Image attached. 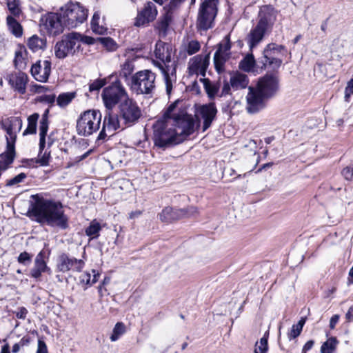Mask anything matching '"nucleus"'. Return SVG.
<instances>
[{
  "label": "nucleus",
  "mask_w": 353,
  "mask_h": 353,
  "mask_svg": "<svg viewBox=\"0 0 353 353\" xmlns=\"http://www.w3.org/2000/svg\"><path fill=\"white\" fill-rule=\"evenodd\" d=\"M177 105V101H175L174 103H172L167 108L165 112L163 114V119H165L164 121H168V119H173V115H172L173 111L176 109Z\"/></svg>",
  "instance_id": "nucleus-54"
},
{
  "label": "nucleus",
  "mask_w": 353,
  "mask_h": 353,
  "mask_svg": "<svg viewBox=\"0 0 353 353\" xmlns=\"http://www.w3.org/2000/svg\"><path fill=\"white\" fill-rule=\"evenodd\" d=\"M278 70L267 72L259 78L255 86L248 87L246 96V111L251 114H257L264 110L268 102L274 98L279 90Z\"/></svg>",
  "instance_id": "nucleus-2"
},
{
  "label": "nucleus",
  "mask_w": 353,
  "mask_h": 353,
  "mask_svg": "<svg viewBox=\"0 0 353 353\" xmlns=\"http://www.w3.org/2000/svg\"><path fill=\"white\" fill-rule=\"evenodd\" d=\"M156 74L150 70H141L131 77L130 87L137 94H150L155 89Z\"/></svg>",
  "instance_id": "nucleus-6"
},
{
  "label": "nucleus",
  "mask_w": 353,
  "mask_h": 353,
  "mask_svg": "<svg viewBox=\"0 0 353 353\" xmlns=\"http://www.w3.org/2000/svg\"><path fill=\"white\" fill-rule=\"evenodd\" d=\"M28 312V310L26 307H20L16 312V316L20 319H25Z\"/></svg>",
  "instance_id": "nucleus-64"
},
{
  "label": "nucleus",
  "mask_w": 353,
  "mask_h": 353,
  "mask_svg": "<svg viewBox=\"0 0 353 353\" xmlns=\"http://www.w3.org/2000/svg\"><path fill=\"white\" fill-rule=\"evenodd\" d=\"M107 130L106 128H103V125L102 126V129L100 131L97 139H96V144L98 145H101L105 140V137H107L105 131Z\"/></svg>",
  "instance_id": "nucleus-62"
},
{
  "label": "nucleus",
  "mask_w": 353,
  "mask_h": 353,
  "mask_svg": "<svg viewBox=\"0 0 353 353\" xmlns=\"http://www.w3.org/2000/svg\"><path fill=\"white\" fill-rule=\"evenodd\" d=\"M157 15V10L155 5L148 1L143 9L138 13L134 26L140 27L154 21Z\"/></svg>",
  "instance_id": "nucleus-21"
},
{
  "label": "nucleus",
  "mask_w": 353,
  "mask_h": 353,
  "mask_svg": "<svg viewBox=\"0 0 353 353\" xmlns=\"http://www.w3.org/2000/svg\"><path fill=\"white\" fill-rule=\"evenodd\" d=\"M7 23L10 30L16 37H21L22 36V26L14 17L8 16L7 17Z\"/></svg>",
  "instance_id": "nucleus-36"
},
{
  "label": "nucleus",
  "mask_w": 353,
  "mask_h": 353,
  "mask_svg": "<svg viewBox=\"0 0 353 353\" xmlns=\"http://www.w3.org/2000/svg\"><path fill=\"white\" fill-rule=\"evenodd\" d=\"M193 63L189 66V72L190 74H200L205 77L209 65V57L206 56L203 58L201 56H196L193 58Z\"/></svg>",
  "instance_id": "nucleus-24"
},
{
  "label": "nucleus",
  "mask_w": 353,
  "mask_h": 353,
  "mask_svg": "<svg viewBox=\"0 0 353 353\" xmlns=\"http://www.w3.org/2000/svg\"><path fill=\"white\" fill-rule=\"evenodd\" d=\"M50 157V152H47V151H46L40 156L39 154L38 155V159L36 160V162L41 166H47L49 164Z\"/></svg>",
  "instance_id": "nucleus-52"
},
{
  "label": "nucleus",
  "mask_w": 353,
  "mask_h": 353,
  "mask_svg": "<svg viewBox=\"0 0 353 353\" xmlns=\"http://www.w3.org/2000/svg\"><path fill=\"white\" fill-rule=\"evenodd\" d=\"M30 72L36 81L47 82L51 73V61L45 60L41 65V60L37 61L32 65Z\"/></svg>",
  "instance_id": "nucleus-18"
},
{
  "label": "nucleus",
  "mask_w": 353,
  "mask_h": 353,
  "mask_svg": "<svg viewBox=\"0 0 353 353\" xmlns=\"http://www.w3.org/2000/svg\"><path fill=\"white\" fill-rule=\"evenodd\" d=\"M92 31L98 34H104L106 33L108 28L103 26H100L98 23L91 26Z\"/></svg>",
  "instance_id": "nucleus-59"
},
{
  "label": "nucleus",
  "mask_w": 353,
  "mask_h": 353,
  "mask_svg": "<svg viewBox=\"0 0 353 353\" xmlns=\"http://www.w3.org/2000/svg\"><path fill=\"white\" fill-rule=\"evenodd\" d=\"M23 50L20 49L15 52L14 63L17 68L23 69L26 65L25 58L23 56Z\"/></svg>",
  "instance_id": "nucleus-45"
},
{
  "label": "nucleus",
  "mask_w": 353,
  "mask_h": 353,
  "mask_svg": "<svg viewBox=\"0 0 353 353\" xmlns=\"http://www.w3.org/2000/svg\"><path fill=\"white\" fill-rule=\"evenodd\" d=\"M125 332V326L123 323L118 322L113 328L112 333L110 336L111 341H117L119 337Z\"/></svg>",
  "instance_id": "nucleus-42"
},
{
  "label": "nucleus",
  "mask_w": 353,
  "mask_h": 353,
  "mask_svg": "<svg viewBox=\"0 0 353 353\" xmlns=\"http://www.w3.org/2000/svg\"><path fill=\"white\" fill-rule=\"evenodd\" d=\"M353 94V79L347 81V86L345 89V100L348 101L349 98Z\"/></svg>",
  "instance_id": "nucleus-56"
},
{
  "label": "nucleus",
  "mask_w": 353,
  "mask_h": 353,
  "mask_svg": "<svg viewBox=\"0 0 353 353\" xmlns=\"http://www.w3.org/2000/svg\"><path fill=\"white\" fill-rule=\"evenodd\" d=\"M170 49V46L168 43L159 41L155 46L154 54L157 59L163 61L165 57L164 51L168 52Z\"/></svg>",
  "instance_id": "nucleus-38"
},
{
  "label": "nucleus",
  "mask_w": 353,
  "mask_h": 353,
  "mask_svg": "<svg viewBox=\"0 0 353 353\" xmlns=\"http://www.w3.org/2000/svg\"><path fill=\"white\" fill-rule=\"evenodd\" d=\"M106 84L105 79H97L89 85V91L92 92L94 91H99Z\"/></svg>",
  "instance_id": "nucleus-48"
},
{
  "label": "nucleus",
  "mask_w": 353,
  "mask_h": 353,
  "mask_svg": "<svg viewBox=\"0 0 353 353\" xmlns=\"http://www.w3.org/2000/svg\"><path fill=\"white\" fill-rule=\"evenodd\" d=\"M102 114L98 110H88L81 113L77 121L79 135L88 137L99 129Z\"/></svg>",
  "instance_id": "nucleus-5"
},
{
  "label": "nucleus",
  "mask_w": 353,
  "mask_h": 353,
  "mask_svg": "<svg viewBox=\"0 0 353 353\" xmlns=\"http://www.w3.org/2000/svg\"><path fill=\"white\" fill-rule=\"evenodd\" d=\"M15 143L12 141L6 140L5 152L0 154V171L6 170L16 157Z\"/></svg>",
  "instance_id": "nucleus-23"
},
{
  "label": "nucleus",
  "mask_w": 353,
  "mask_h": 353,
  "mask_svg": "<svg viewBox=\"0 0 353 353\" xmlns=\"http://www.w3.org/2000/svg\"><path fill=\"white\" fill-rule=\"evenodd\" d=\"M341 174L346 180H353V167L347 166L346 168H343L341 172Z\"/></svg>",
  "instance_id": "nucleus-57"
},
{
  "label": "nucleus",
  "mask_w": 353,
  "mask_h": 353,
  "mask_svg": "<svg viewBox=\"0 0 353 353\" xmlns=\"http://www.w3.org/2000/svg\"><path fill=\"white\" fill-rule=\"evenodd\" d=\"M230 53H222V47L217 48L214 54V68L218 74H221L225 70V62L230 59Z\"/></svg>",
  "instance_id": "nucleus-26"
},
{
  "label": "nucleus",
  "mask_w": 353,
  "mask_h": 353,
  "mask_svg": "<svg viewBox=\"0 0 353 353\" xmlns=\"http://www.w3.org/2000/svg\"><path fill=\"white\" fill-rule=\"evenodd\" d=\"M217 114V108L214 102L199 105L196 108L195 115L200 117L203 120V131L207 130L215 119Z\"/></svg>",
  "instance_id": "nucleus-16"
},
{
  "label": "nucleus",
  "mask_w": 353,
  "mask_h": 353,
  "mask_svg": "<svg viewBox=\"0 0 353 353\" xmlns=\"http://www.w3.org/2000/svg\"><path fill=\"white\" fill-rule=\"evenodd\" d=\"M7 5L12 14H17L19 13V0H7Z\"/></svg>",
  "instance_id": "nucleus-55"
},
{
  "label": "nucleus",
  "mask_w": 353,
  "mask_h": 353,
  "mask_svg": "<svg viewBox=\"0 0 353 353\" xmlns=\"http://www.w3.org/2000/svg\"><path fill=\"white\" fill-rule=\"evenodd\" d=\"M26 177L27 174L26 173L21 172L12 179L7 180L6 185L8 187L13 186L16 184L23 182Z\"/></svg>",
  "instance_id": "nucleus-49"
},
{
  "label": "nucleus",
  "mask_w": 353,
  "mask_h": 353,
  "mask_svg": "<svg viewBox=\"0 0 353 353\" xmlns=\"http://www.w3.org/2000/svg\"><path fill=\"white\" fill-rule=\"evenodd\" d=\"M101 97L106 109H112L117 104L129 98L125 88L118 79L103 90Z\"/></svg>",
  "instance_id": "nucleus-9"
},
{
  "label": "nucleus",
  "mask_w": 353,
  "mask_h": 353,
  "mask_svg": "<svg viewBox=\"0 0 353 353\" xmlns=\"http://www.w3.org/2000/svg\"><path fill=\"white\" fill-rule=\"evenodd\" d=\"M32 255L27 252L20 253L17 258V261L20 264L25 266L29 265L32 262Z\"/></svg>",
  "instance_id": "nucleus-47"
},
{
  "label": "nucleus",
  "mask_w": 353,
  "mask_h": 353,
  "mask_svg": "<svg viewBox=\"0 0 353 353\" xmlns=\"http://www.w3.org/2000/svg\"><path fill=\"white\" fill-rule=\"evenodd\" d=\"M181 1L182 0H170L168 4L164 8L167 10V13L172 12L181 2Z\"/></svg>",
  "instance_id": "nucleus-61"
},
{
  "label": "nucleus",
  "mask_w": 353,
  "mask_h": 353,
  "mask_svg": "<svg viewBox=\"0 0 353 353\" xmlns=\"http://www.w3.org/2000/svg\"><path fill=\"white\" fill-rule=\"evenodd\" d=\"M54 54L55 57L60 59L65 58L69 54H72L64 36H63L61 41L56 43L54 46Z\"/></svg>",
  "instance_id": "nucleus-28"
},
{
  "label": "nucleus",
  "mask_w": 353,
  "mask_h": 353,
  "mask_svg": "<svg viewBox=\"0 0 353 353\" xmlns=\"http://www.w3.org/2000/svg\"><path fill=\"white\" fill-rule=\"evenodd\" d=\"M157 65L160 69L165 83L166 92L170 94L172 90V81L176 80V63L173 61L170 63H158Z\"/></svg>",
  "instance_id": "nucleus-19"
},
{
  "label": "nucleus",
  "mask_w": 353,
  "mask_h": 353,
  "mask_svg": "<svg viewBox=\"0 0 353 353\" xmlns=\"http://www.w3.org/2000/svg\"><path fill=\"white\" fill-rule=\"evenodd\" d=\"M196 209L192 206L181 209L167 206L162 210L158 216L162 222L172 223V221L187 217L196 212Z\"/></svg>",
  "instance_id": "nucleus-13"
},
{
  "label": "nucleus",
  "mask_w": 353,
  "mask_h": 353,
  "mask_svg": "<svg viewBox=\"0 0 353 353\" xmlns=\"http://www.w3.org/2000/svg\"><path fill=\"white\" fill-rule=\"evenodd\" d=\"M279 54L283 55L287 54L285 46L277 45L274 43L268 44L263 51L262 56L258 59L259 68L261 70H265L269 65L272 70H278L283 63L281 59L276 57Z\"/></svg>",
  "instance_id": "nucleus-7"
},
{
  "label": "nucleus",
  "mask_w": 353,
  "mask_h": 353,
  "mask_svg": "<svg viewBox=\"0 0 353 353\" xmlns=\"http://www.w3.org/2000/svg\"><path fill=\"white\" fill-rule=\"evenodd\" d=\"M48 130H39V156L43 153V151L46 147V139L47 135Z\"/></svg>",
  "instance_id": "nucleus-50"
},
{
  "label": "nucleus",
  "mask_w": 353,
  "mask_h": 353,
  "mask_svg": "<svg viewBox=\"0 0 353 353\" xmlns=\"http://www.w3.org/2000/svg\"><path fill=\"white\" fill-rule=\"evenodd\" d=\"M119 118L127 126H132L141 118L142 113L137 102L132 99H125L119 105Z\"/></svg>",
  "instance_id": "nucleus-10"
},
{
  "label": "nucleus",
  "mask_w": 353,
  "mask_h": 353,
  "mask_svg": "<svg viewBox=\"0 0 353 353\" xmlns=\"http://www.w3.org/2000/svg\"><path fill=\"white\" fill-rule=\"evenodd\" d=\"M44 26L47 33L52 37H56L63 32L65 27L61 14L55 12L48 13L44 18Z\"/></svg>",
  "instance_id": "nucleus-15"
},
{
  "label": "nucleus",
  "mask_w": 353,
  "mask_h": 353,
  "mask_svg": "<svg viewBox=\"0 0 353 353\" xmlns=\"http://www.w3.org/2000/svg\"><path fill=\"white\" fill-rule=\"evenodd\" d=\"M55 94H45L43 96H41L38 101L39 102H45L49 104H53L55 101Z\"/></svg>",
  "instance_id": "nucleus-58"
},
{
  "label": "nucleus",
  "mask_w": 353,
  "mask_h": 353,
  "mask_svg": "<svg viewBox=\"0 0 353 353\" xmlns=\"http://www.w3.org/2000/svg\"><path fill=\"white\" fill-rule=\"evenodd\" d=\"M101 230V224L96 220H93L90 222L89 226L85 228V233L88 236H90L91 239H97L99 236Z\"/></svg>",
  "instance_id": "nucleus-37"
},
{
  "label": "nucleus",
  "mask_w": 353,
  "mask_h": 353,
  "mask_svg": "<svg viewBox=\"0 0 353 353\" xmlns=\"http://www.w3.org/2000/svg\"><path fill=\"white\" fill-rule=\"evenodd\" d=\"M65 28H74L83 23L88 17V10L79 3H70L61 8L59 12Z\"/></svg>",
  "instance_id": "nucleus-8"
},
{
  "label": "nucleus",
  "mask_w": 353,
  "mask_h": 353,
  "mask_svg": "<svg viewBox=\"0 0 353 353\" xmlns=\"http://www.w3.org/2000/svg\"><path fill=\"white\" fill-rule=\"evenodd\" d=\"M84 262L81 259L70 257L67 253H61L57 259L56 269L63 273L70 270L81 272L84 266Z\"/></svg>",
  "instance_id": "nucleus-14"
},
{
  "label": "nucleus",
  "mask_w": 353,
  "mask_h": 353,
  "mask_svg": "<svg viewBox=\"0 0 353 353\" xmlns=\"http://www.w3.org/2000/svg\"><path fill=\"white\" fill-rule=\"evenodd\" d=\"M200 81L203 83L208 97L210 99H214L220 89V83L219 81L212 83L209 79L206 78L200 79Z\"/></svg>",
  "instance_id": "nucleus-29"
},
{
  "label": "nucleus",
  "mask_w": 353,
  "mask_h": 353,
  "mask_svg": "<svg viewBox=\"0 0 353 353\" xmlns=\"http://www.w3.org/2000/svg\"><path fill=\"white\" fill-rule=\"evenodd\" d=\"M81 37V34L74 32L69 33L66 35H64V37L68 43V46L70 47V50L72 52V54H74L76 52L75 48L78 49L80 47L79 41H80Z\"/></svg>",
  "instance_id": "nucleus-34"
},
{
  "label": "nucleus",
  "mask_w": 353,
  "mask_h": 353,
  "mask_svg": "<svg viewBox=\"0 0 353 353\" xmlns=\"http://www.w3.org/2000/svg\"><path fill=\"white\" fill-rule=\"evenodd\" d=\"M256 66L259 68L258 60L256 61L253 54H248L239 63V68L244 72H251Z\"/></svg>",
  "instance_id": "nucleus-30"
},
{
  "label": "nucleus",
  "mask_w": 353,
  "mask_h": 353,
  "mask_svg": "<svg viewBox=\"0 0 353 353\" xmlns=\"http://www.w3.org/2000/svg\"><path fill=\"white\" fill-rule=\"evenodd\" d=\"M268 333H265L264 336L260 339L259 345L258 342L256 343L254 353H265L268 349Z\"/></svg>",
  "instance_id": "nucleus-43"
},
{
  "label": "nucleus",
  "mask_w": 353,
  "mask_h": 353,
  "mask_svg": "<svg viewBox=\"0 0 353 353\" xmlns=\"http://www.w3.org/2000/svg\"><path fill=\"white\" fill-rule=\"evenodd\" d=\"M50 250L48 249H43L35 257L34 266L30 270L31 277L39 279L43 272L50 271V268L47 265V261L49 259Z\"/></svg>",
  "instance_id": "nucleus-17"
},
{
  "label": "nucleus",
  "mask_w": 353,
  "mask_h": 353,
  "mask_svg": "<svg viewBox=\"0 0 353 353\" xmlns=\"http://www.w3.org/2000/svg\"><path fill=\"white\" fill-rule=\"evenodd\" d=\"M6 79L15 91L18 92L21 94L26 93V85L28 81V77L26 73L19 72L8 74L6 76Z\"/></svg>",
  "instance_id": "nucleus-20"
},
{
  "label": "nucleus",
  "mask_w": 353,
  "mask_h": 353,
  "mask_svg": "<svg viewBox=\"0 0 353 353\" xmlns=\"http://www.w3.org/2000/svg\"><path fill=\"white\" fill-rule=\"evenodd\" d=\"M28 46L34 52L44 50L46 48V39L40 38L34 34L29 38Z\"/></svg>",
  "instance_id": "nucleus-31"
},
{
  "label": "nucleus",
  "mask_w": 353,
  "mask_h": 353,
  "mask_svg": "<svg viewBox=\"0 0 353 353\" xmlns=\"http://www.w3.org/2000/svg\"><path fill=\"white\" fill-rule=\"evenodd\" d=\"M200 48V43L198 41L192 40L188 43L186 52L189 55H192L199 51Z\"/></svg>",
  "instance_id": "nucleus-46"
},
{
  "label": "nucleus",
  "mask_w": 353,
  "mask_h": 353,
  "mask_svg": "<svg viewBox=\"0 0 353 353\" xmlns=\"http://www.w3.org/2000/svg\"><path fill=\"white\" fill-rule=\"evenodd\" d=\"M222 47V53H230L229 51L231 49V43L230 35H226L221 43L218 44V48Z\"/></svg>",
  "instance_id": "nucleus-53"
},
{
  "label": "nucleus",
  "mask_w": 353,
  "mask_h": 353,
  "mask_svg": "<svg viewBox=\"0 0 353 353\" xmlns=\"http://www.w3.org/2000/svg\"><path fill=\"white\" fill-rule=\"evenodd\" d=\"M154 145L165 149L183 142L176 129L168 128V121H157L153 125Z\"/></svg>",
  "instance_id": "nucleus-3"
},
{
  "label": "nucleus",
  "mask_w": 353,
  "mask_h": 353,
  "mask_svg": "<svg viewBox=\"0 0 353 353\" xmlns=\"http://www.w3.org/2000/svg\"><path fill=\"white\" fill-rule=\"evenodd\" d=\"M232 86L230 85V81L228 82L226 79L223 81V85L222 88L221 93L219 95L220 97L225 96L227 94H230Z\"/></svg>",
  "instance_id": "nucleus-60"
},
{
  "label": "nucleus",
  "mask_w": 353,
  "mask_h": 353,
  "mask_svg": "<svg viewBox=\"0 0 353 353\" xmlns=\"http://www.w3.org/2000/svg\"><path fill=\"white\" fill-rule=\"evenodd\" d=\"M218 0H204L200 4L196 28L197 31L206 32L214 26V20L218 13Z\"/></svg>",
  "instance_id": "nucleus-4"
},
{
  "label": "nucleus",
  "mask_w": 353,
  "mask_h": 353,
  "mask_svg": "<svg viewBox=\"0 0 353 353\" xmlns=\"http://www.w3.org/2000/svg\"><path fill=\"white\" fill-rule=\"evenodd\" d=\"M306 317H301L296 324H294L290 332L288 333V338L290 341L296 339L301 333L305 323Z\"/></svg>",
  "instance_id": "nucleus-35"
},
{
  "label": "nucleus",
  "mask_w": 353,
  "mask_h": 353,
  "mask_svg": "<svg viewBox=\"0 0 353 353\" xmlns=\"http://www.w3.org/2000/svg\"><path fill=\"white\" fill-rule=\"evenodd\" d=\"M178 130H181L179 135L183 137V141L185 138L194 132L195 121L191 114L181 113L174 114L173 124Z\"/></svg>",
  "instance_id": "nucleus-11"
},
{
  "label": "nucleus",
  "mask_w": 353,
  "mask_h": 353,
  "mask_svg": "<svg viewBox=\"0 0 353 353\" xmlns=\"http://www.w3.org/2000/svg\"><path fill=\"white\" fill-rule=\"evenodd\" d=\"M49 109H46L42 114L41 119L39 122V130H48L49 126Z\"/></svg>",
  "instance_id": "nucleus-51"
},
{
  "label": "nucleus",
  "mask_w": 353,
  "mask_h": 353,
  "mask_svg": "<svg viewBox=\"0 0 353 353\" xmlns=\"http://www.w3.org/2000/svg\"><path fill=\"white\" fill-rule=\"evenodd\" d=\"M270 24V17L264 14L261 17L256 26L251 30L248 34V45L252 50L263 39L264 35Z\"/></svg>",
  "instance_id": "nucleus-12"
},
{
  "label": "nucleus",
  "mask_w": 353,
  "mask_h": 353,
  "mask_svg": "<svg viewBox=\"0 0 353 353\" xmlns=\"http://www.w3.org/2000/svg\"><path fill=\"white\" fill-rule=\"evenodd\" d=\"M31 198L33 201L30 202L28 211L29 216H34V220L41 225L61 230L69 228V218L65 214L60 201L44 199L39 194L32 195Z\"/></svg>",
  "instance_id": "nucleus-1"
},
{
  "label": "nucleus",
  "mask_w": 353,
  "mask_h": 353,
  "mask_svg": "<svg viewBox=\"0 0 353 353\" xmlns=\"http://www.w3.org/2000/svg\"><path fill=\"white\" fill-rule=\"evenodd\" d=\"M75 96L74 92L61 93L57 99V105L60 107H65L72 101Z\"/></svg>",
  "instance_id": "nucleus-40"
},
{
  "label": "nucleus",
  "mask_w": 353,
  "mask_h": 353,
  "mask_svg": "<svg viewBox=\"0 0 353 353\" xmlns=\"http://www.w3.org/2000/svg\"><path fill=\"white\" fill-rule=\"evenodd\" d=\"M23 121L19 117H12L8 118L3 123L2 128L6 132V139L16 142L17 132H20L22 128Z\"/></svg>",
  "instance_id": "nucleus-22"
},
{
  "label": "nucleus",
  "mask_w": 353,
  "mask_h": 353,
  "mask_svg": "<svg viewBox=\"0 0 353 353\" xmlns=\"http://www.w3.org/2000/svg\"><path fill=\"white\" fill-rule=\"evenodd\" d=\"M37 353H48V349L46 343L42 339L38 340V347Z\"/></svg>",
  "instance_id": "nucleus-63"
},
{
  "label": "nucleus",
  "mask_w": 353,
  "mask_h": 353,
  "mask_svg": "<svg viewBox=\"0 0 353 353\" xmlns=\"http://www.w3.org/2000/svg\"><path fill=\"white\" fill-rule=\"evenodd\" d=\"M134 71V65L131 61H126L119 72V77L127 80Z\"/></svg>",
  "instance_id": "nucleus-41"
},
{
  "label": "nucleus",
  "mask_w": 353,
  "mask_h": 353,
  "mask_svg": "<svg viewBox=\"0 0 353 353\" xmlns=\"http://www.w3.org/2000/svg\"><path fill=\"white\" fill-rule=\"evenodd\" d=\"M171 19V16L166 13L157 22L156 28L159 30V34L161 37H165L167 35Z\"/></svg>",
  "instance_id": "nucleus-32"
},
{
  "label": "nucleus",
  "mask_w": 353,
  "mask_h": 353,
  "mask_svg": "<svg viewBox=\"0 0 353 353\" xmlns=\"http://www.w3.org/2000/svg\"><path fill=\"white\" fill-rule=\"evenodd\" d=\"M339 343L336 337H330L321 347V353H333Z\"/></svg>",
  "instance_id": "nucleus-39"
},
{
  "label": "nucleus",
  "mask_w": 353,
  "mask_h": 353,
  "mask_svg": "<svg viewBox=\"0 0 353 353\" xmlns=\"http://www.w3.org/2000/svg\"><path fill=\"white\" fill-rule=\"evenodd\" d=\"M230 81L232 88L234 90H242L246 88H248L249 87L248 77L246 74L239 72L232 74Z\"/></svg>",
  "instance_id": "nucleus-27"
},
{
  "label": "nucleus",
  "mask_w": 353,
  "mask_h": 353,
  "mask_svg": "<svg viewBox=\"0 0 353 353\" xmlns=\"http://www.w3.org/2000/svg\"><path fill=\"white\" fill-rule=\"evenodd\" d=\"M119 117V114H114L112 109H106L103 122V128H106L109 132L117 130L120 127Z\"/></svg>",
  "instance_id": "nucleus-25"
},
{
  "label": "nucleus",
  "mask_w": 353,
  "mask_h": 353,
  "mask_svg": "<svg viewBox=\"0 0 353 353\" xmlns=\"http://www.w3.org/2000/svg\"><path fill=\"white\" fill-rule=\"evenodd\" d=\"M99 41L108 51H114L117 49V43L111 37H99Z\"/></svg>",
  "instance_id": "nucleus-44"
},
{
  "label": "nucleus",
  "mask_w": 353,
  "mask_h": 353,
  "mask_svg": "<svg viewBox=\"0 0 353 353\" xmlns=\"http://www.w3.org/2000/svg\"><path fill=\"white\" fill-rule=\"evenodd\" d=\"M39 118V114L38 113H34L28 117V126L23 132V136L37 133V125Z\"/></svg>",
  "instance_id": "nucleus-33"
}]
</instances>
